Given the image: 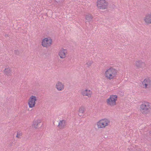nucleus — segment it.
<instances>
[{
    "instance_id": "obj_1",
    "label": "nucleus",
    "mask_w": 151,
    "mask_h": 151,
    "mask_svg": "<svg viewBox=\"0 0 151 151\" xmlns=\"http://www.w3.org/2000/svg\"><path fill=\"white\" fill-rule=\"evenodd\" d=\"M139 110L144 114H148L151 110V105L149 102H145L140 105Z\"/></svg>"
},
{
    "instance_id": "obj_2",
    "label": "nucleus",
    "mask_w": 151,
    "mask_h": 151,
    "mask_svg": "<svg viewBox=\"0 0 151 151\" xmlns=\"http://www.w3.org/2000/svg\"><path fill=\"white\" fill-rule=\"evenodd\" d=\"M117 71L116 69L111 67L107 70L105 72V76L108 79L111 80L116 76Z\"/></svg>"
},
{
    "instance_id": "obj_3",
    "label": "nucleus",
    "mask_w": 151,
    "mask_h": 151,
    "mask_svg": "<svg viewBox=\"0 0 151 151\" xmlns=\"http://www.w3.org/2000/svg\"><path fill=\"white\" fill-rule=\"evenodd\" d=\"M118 96L116 95H111L109 98L107 99L106 103L108 105L112 106L116 105V101Z\"/></svg>"
},
{
    "instance_id": "obj_4",
    "label": "nucleus",
    "mask_w": 151,
    "mask_h": 151,
    "mask_svg": "<svg viewBox=\"0 0 151 151\" xmlns=\"http://www.w3.org/2000/svg\"><path fill=\"white\" fill-rule=\"evenodd\" d=\"M110 123L109 120L106 119H104L100 120L97 123L98 128L105 127L108 125Z\"/></svg>"
},
{
    "instance_id": "obj_5",
    "label": "nucleus",
    "mask_w": 151,
    "mask_h": 151,
    "mask_svg": "<svg viewBox=\"0 0 151 151\" xmlns=\"http://www.w3.org/2000/svg\"><path fill=\"white\" fill-rule=\"evenodd\" d=\"M52 40L50 37L44 38L42 41V45L43 47H47L52 44Z\"/></svg>"
},
{
    "instance_id": "obj_6",
    "label": "nucleus",
    "mask_w": 151,
    "mask_h": 151,
    "mask_svg": "<svg viewBox=\"0 0 151 151\" xmlns=\"http://www.w3.org/2000/svg\"><path fill=\"white\" fill-rule=\"evenodd\" d=\"M108 3L105 0H100L97 2V6L100 9H106Z\"/></svg>"
},
{
    "instance_id": "obj_7",
    "label": "nucleus",
    "mask_w": 151,
    "mask_h": 151,
    "mask_svg": "<svg viewBox=\"0 0 151 151\" xmlns=\"http://www.w3.org/2000/svg\"><path fill=\"white\" fill-rule=\"evenodd\" d=\"M37 100L35 96L32 95L29 98L28 104L30 108H32L35 106V101Z\"/></svg>"
},
{
    "instance_id": "obj_8",
    "label": "nucleus",
    "mask_w": 151,
    "mask_h": 151,
    "mask_svg": "<svg viewBox=\"0 0 151 151\" xmlns=\"http://www.w3.org/2000/svg\"><path fill=\"white\" fill-rule=\"evenodd\" d=\"M144 88H149L151 87V80L149 78H146L142 82Z\"/></svg>"
},
{
    "instance_id": "obj_9",
    "label": "nucleus",
    "mask_w": 151,
    "mask_h": 151,
    "mask_svg": "<svg viewBox=\"0 0 151 151\" xmlns=\"http://www.w3.org/2000/svg\"><path fill=\"white\" fill-rule=\"evenodd\" d=\"M42 124H41V120H38L37 121H34L32 126L33 128L36 129L41 127Z\"/></svg>"
},
{
    "instance_id": "obj_10",
    "label": "nucleus",
    "mask_w": 151,
    "mask_h": 151,
    "mask_svg": "<svg viewBox=\"0 0 151 151\" xmlns=\"http://www.w3.org/2000/svg\"><path fill=\"white\" fill-rule=\"evenodd\" d=\"M136 66L138 68H144L145 66V64L144 62H142L141 60L136 61L135 62Z\"/></svg>"
},
{
    "instance_id": "obj_11",
    "label": "nucleus",
    "mask_w": 151,
    "mask_h": 151,
    "mask_svg": "<svg viewBox=\"0 0 151 151\" xmlns=\"http://www.w3.org/2000/svg\"><path fill=\"white\" fill-rule=\"evenodd\" d=\"M67 52L66 50L62 49L59 51L58 54L61 58H64L66 56V53Z\"/></svg>"
},
{
    "instance_id": "obj_12",
    "label": "nucleus",
    "mask_w": 151,
    "mask_h": 151,
    "mask_svg": "<svg viewBox=\"0 0 151 151\" xmlns=\"http://www.w3.org/2000/svg\"><path fill=\"white\" fill-rule=\"evenodd\" d=\"M144 20L147 24L151 23V13L146 14Z\"/></svg>"
},
{
    "instance_id": "obj_13",
    "label": "nucleus",
    "mask_w": 151,
    "mask_h": 151,
    "mask_svg": "<svg viewBox=\"0 0 151 151\" xmlns=\"http://www.w3.org/2000/svg\"><path fill=\"white\" fill-rule=\"evenodd\" d=\"M56 87L58 90L60 91L64 89V85L61 82L58 81L56 84Z\"/></svg>"
},
{
    "instance_id": "obj_14",
    "label": "nucleus",
    "mask_w": 151,
    "mask_h": 151,
    "mask_svg": "<svg viewBox=\"0 0 151 151\" xmlns=\"http://www.w3.org/2000/svg\"><path fill=\"white\" fill-rule=\"evenodd\" d=\"M66 121L64 120L60 121L58 127L60 129H63L66 125Z\"/></svg>"
},
{
    "instance_id": "obj_15",
    "label": "nucleus",
    "mask_w": 151,
    "mask_h": 151,
    "mask_svg": "<svg viewBox=\"0 0 151 151\" xmlns=\"http://www.w3.org/2000/svg\"><path fill=\"white\" fill-rule=\"evenodd\" d=\"M81 93L83 96H86L89 97L91 96V93L90 91V90H88L87 89H86L85 90L82 91Z\"/></svg>"
},
{
    "instance_id": "obj_16",
    "label": "nucleus",
    "mask_w": 151,
    "mask_h": 151,
    "mask_svg": "<svg viewBox=\"0 0 151 151\" xmlns=\"http://www.w3.org/2000/svg\"><path fill=\"white\" fill-rule=\"evenodd\" d=\"M4 74L7 76L11 75L12 73L11 69L9 68H5L4 70Z\"/></svg>"
},
{
    "instance_id": "obj_17",
    "label": "nucleus",
    "mask_w": 151,
    "mask_h": 151,
    "mask_svg": "<svg viewBox=\"0 0 151 151\" xmlns=\"http://www.w3.org/2000/svg\"><path fill=\"white\" fill-rule=\"evenodd\" d=\"M85 110V108L84 106H82L80 107L79 110L78 115L79 116H82L83 115L84 111Z\"/></svg>"
},
{
    "instance_id": "obj_18",
    "label": "nucleus",
    "mask_w": 151,
    "mask_h": 151,
    "mask_svg": "<svg viewBox=\"0 0 151 151\" xmlns=\"http://www.w3.org/2000/svg\"><path fill=\"white\" fill-rule=\"evenodd\" d=\"M93 18V17L92 15L90 14H88L86 15V19L87 20V21H86V22H90L92 21V19Z\"/></svg>"
},
{
    "instance_id": "obj_19",
    "label": "nucleus",
    "mask_w": 151,
    "mask_h": 151,
    "mask_svg": "<svg viewBox=\"0 0 151 151\" xmlns=\"http://www.w3.org/2000/svg\"><path fill=\"white\" fill-rule=\"evenodd\" d=\"M22 135V133L20 131L17 132V134L16 137L18 138H21V136Z\"/></svg>"
},
{
    "instance_id": "obj_20",
    "label": "nucleus",
    "mask_w": 151,
    "mask_h": 151,
    "mask_svg": "<svg viewBox=\"0 0 151 151\" xmlns=\"http://www.w3.org/2000/svg\"><path fill=\"white\" fill-rule=\"evenodd\" d=\"M93 63L92 61H89L88 62H87L86 64L88 65V67H89L91 65L92 63Z\"/></svg>"
},
{
    "instance_id": "obj_21",
    "label": "nucleus",
    "mask_w": 151,
    "mask_h": 151,
    "mask_svg": "<svg viewBox=\"0 0 151 151\" xmlns=\"http://www.w3.org/2000/svg\"><path fill=\"white\" fill-rule=\"evenodd\" d=\"M14 53L15 54L18 55L19 54V51H18V50H15L14 51Z\"/></svg>"
},
{
    "instance_id": "obj_22",
    "label": "nucleus",
    "mask_w": 151,
    "mask_h": 151,
    "mask_svg": "<svg viewBox=\"0 0 151 151\" xmlns=\"http://www.w3.org/2000/svg\"><path fill=\"white\" fill-rule=\"evenodd\" d=\"M149 133H150V135L151 136V130L150 131Z\"/></svg>"
},
{
    "instance_id": "obj_23",
    "label": "nucleus",
    "mask_w": 151,
    "mask_h": 151,
    "mask_svg": "<svg viewBox=\"0 0 151 151\" xmlns=\"http://www.w3.org/2000/svg\"><path fill=\"white\" fill-rule=\"evenodd\" d=\"M64 1V0H61V2L63 3Z\"/></svg>"
}]
</instances>
